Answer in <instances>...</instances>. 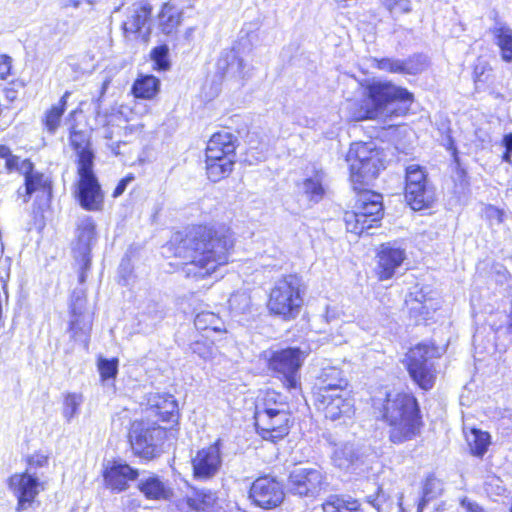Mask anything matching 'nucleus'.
Returning <instances> with one entry per match:
<instances>
[{
  "instance_id": "63",
  "label": "nucleus",
  "mask_w": 512,
  "mask_h": 512,
  "mask_svg": "<svg viewBox=\"0 0 512 512\" xmlns=\"http://www.w3.org/2000/svg\"><path fill=\"white\" fill-rule=\"evenodd\" d=\"M61 7L64 8V9H67V8H75L77 9L80 4H81V1L80 0H61Z\"/></svg>"
},
{
  "instance_id": "42",
  "label": "nucleus",
  "mask_w": 512,
  "mask_h": 512,
  "mask_svg": "<svg viewBox=\"0 0 512 512\" xmlns=\"http://www.w3.org/2000/svg\"><path fill=\"white\" fill-rule=\"evenodd\" d=\"M268 408L289 411V405L281 394L276 391L265 392L263 398L256 404V411H266Z\"/></svg>"
},
{
  "instance_id": "22",
  "label": "nucleus",
  "mask_w": 512,
  "mask_h": 512,
  "mask_svg": "<svg viewBox=\"0 0 512 512\" xmlns=\"http://www.w3.org/2000/svg\"><path fill=\"white\" fill-rule=\"evenodd\" d=\"M378 275L380 280H387L394 276L406 258L405 250L392 243L381 245L378 252Z\"/></svg>"
},
{
  "instance_id": "46",
  "label": "nucleus",
  "mask_w": 512,
  "mask_h": 512,
  "mask_svg": "<svg viewBox=\"0 0 512 512\" xmlns=\"http://www.w3.org/2000/svg\"><path fill=\"white\" fill-rule=\"evenodd\" d=\"M229 307L238 314L246 313L251 307V298L246 292H237L229 298Z\"/></svg>"
},
{
  "instance_id": "10",
  "label": "nucleus",
  "mask_w": 512,
  "mask_h": 512,
  "mask_svg": "<svg viewBox=\"0 0 512 512\" xmlns=\"http://www.w3.org/2000/svg\"><path fill=\"white\" fill-rule=\"evenodd\" d=\"M166 435V430L160 426L134 423L129 437L135 454L150 460L161 454Z\"/></svg>"
},
{
  "instance_id": "43",
  "label": "nucleus",
  "mask_w": 512,
  "mask_h": 512,
  "mask_svg": "<svg viewBox=\"0 0 512 512\" xmlns=\"http://www.w3.org/2000/svg\"><path fill=\"white\" fill-rule=\"evenodd\" d=\"M82 403L83 396L79 393H67L64 396L62 415L68 423L78 416Z\"/></svg>"
},
{
  "instance_id": "64",
  "label": "nucleus",
  "mask_w": 512,
  "mask_h": 512,
  "mask_svg": "<svg viewBox=\"0 0 512 512\" xmlns=\"http://www.w3.org/2000/svg\"><path fill=\"white\" fill-rule=\"evenodd\" d=\"M503 145L508 152H512V133L504 136Z\"/></svg>"
},
{
  "instance_id": "50",
  "label": "nucleus",
  "mask_w": 512,
  "mask_h": 512,
  "mask_svg": "<svg viewBox=\"0 0 512 512\" xmlns=\"http://www.w3.org/2000/svg\"><path fill=\"white\" fill-rule=\"evenodd\" d=\"M427 183V177L419 165H409L406 168V186Z\"/></svg>"
},
{
  "instance_id": "1",
  "label": "nucleus",
  "mask_w": 512,
  "mask_h": 512,
  "mask_svg": "<svg viewBox=\"0 0 512 512\" xmlns=\"http://www.w3.org/2000/svg\"><path fill=\"white\" fill-rule=\"evenodd\" d=\"M175 256L183 260L181 271L186 278L200 280L211 276L217 268L229 261L233 247L231 238L213 229L196 226L184 236L174 237Z\"/></svg>"
},
{
  "instance_id": "13",
  "label": "nucleus",
  "mask_w": 512,
  "mask_h": 512,
  "mask_svg": "<svg viewBox=\"0 0 512 512\" xmlns=\"http://www.w3.org/2000/svg\"><path fill=\"white\" fill-rule=\"evenodd\" d=\"M94 165L78 167L79 181L76 197L81 207L88 211H99L103 207L104 194L93 172Z\"/></svg>"
},
{
  "instance_id": "18",
  "label": "nucleus",
  "mask_w": 512,
  "mask_h": 512,
  "mask_svg": "<svg viewBox=\"0 0 512 512\" xmlns=\"http://www.w3.org/2000/svg\"><path fill=\"white\" fill-rule=\"evenodd\" d=\"M96 225L91 216L84 215L78 218L75 231L73 254L75 259H81L87 267L91 260L92 245L96 241Z\"/></svg>"
},
{
  "instance_id": "40",
  "label": "nucleus",
  "mask_w": 512,
  "mask_h": 512,
  "mask_svg": "<svg viewBox=\"0 0 512 512\" xmlns=\"http://www.w3.org/2000/svg\"><path fill=\"white\" fill-rule=\"evenodd\" d=\"M441 491V481L433 475L428 476L423 485L422 496L418 502L417 512H423V509L429 503V501L437 497Z\"/></svg>"
},
{
  "instance_id": "4",
  "label": "nucleus",
  "mask_w": 512,
  "mask_h": 512,
  "mask_svg": "<svg viewBox=\"0 0 512 512\" xmlns=\"http://www.w3.org/2000/svg\"><path fill=\"white\" fill-rule=\"evenodd\" d=\"M346 161L349 164L353 189H361L358 185L369 186L380 170L384 169L382 154L373 142L351 144Z\"/></svg>"
},
{
  "instance_id": "60",
  "label": "nucleus",
  "mask_w": 512,
  "mask_h": 512,
  "mask_svg": "<svg viewBox=\"0 0 512 512\" xmlns=\"http://www.w3.org/2000/svg\"><path fill=\"white\" fill-rule=\"evenodd\" d=\"M134 179L133 176L129 175V176H126L124 177L123 179H121L117 186L115 187L113 193H112V196L114 198H117L119 197L120 195H122L124 193V191L126 190L127 188V185Z\"/></svg>"
},
{
  "instance_id": "24",
  "label": "nucleus",
  "mask_w": 512,
  "mask_h": 512,
  "mask_svg": "<svg viewBox=\"0 0 512 512\" xmlns=\"http://www.w3.org/2000/svg\"><path fill=\"white\" fill-rule=\"evenodd\" d=\"M150 414L158 416L163 422L178 420V404L174 396L167 393H151L147 399Z\"/></svg>"
},
{
  "instance_id": "36",
  "label": "nucleus",
  "mask_w": 512,
  "mask_h": 512,
  "mask_svg": "<svg viewBox=\"0 0 512 512\" xmlns=\"http://www.w3.org/2000/svg\"><path fill=\"white\" fill-rule=\"evenodd\" d=\"M182 12L170 4L163 5L159 13V28L166 34L171 35L181 23Z\"/></svg>"
},
{
  "instance_id": "7",
  "label": "nucleus",
  "mask_w": 512,
  "mask_h": 512,
  "mask_svg": "<svg viewBox=\"0 0 512 512\" xmlns=\"http://www.w3.org/2000/svg\"><path fill=\"white\" fill-rule=\"evenodd\" d=\"M438 356V349L426 343L417 344L406 355L409 376L422 390L428 391L434 386L436 380L434 359Z\"/></svg>"
},
{
  "instance_id": "61",
  "label": "nucleus",
  "mask_w": 512,
  "mask_h": 512,
  "mask_svg": "<svg viewBox=\"0 0 512 512\" xmlns=\"http://www.w3.org/2000/svg\"><path fill=\"white\" fill-rule=\"evenodd\" d=\"M461 506L466 512H486L480 505L466 497L461 500Z\"/></svg>"
},
{
  "instance_id": "37",
  "label": "nucleus",
  "mask_w": 512,
  "mask_h": 512,
  "mask_svg": "<svg viewBox=\"0 0 512 512\" xmlns=\"http://www.w3.org/2000/svg\"><path fill=\"white\" fill-rule=\"evenodd\" d=\"M216 500V492L206 488H195L192 495L187 498V503L193 509L206 510L211 508L216 503Z\"/></svg>"
},
{
  "instance_id": "51",
  "label": "nucleus",
  "mask_w": 512,
  "mask_h": 512,
  "mask_svg": "<svg viewBox=\"0 0 512 512\" xmlns=\"http://www.w3.org/2000/svg\"><path fill=\"white\" fill-rule=\"evenodd\" d=\"M141 310L147 314V316L149 317H153L154 318V315H157L159 316V323L163 320L164 318V310H163V307L160 303L154 301V300H149L147 302H145L141 308Z\"/></svg>"
},
{
  "instance_id": "56",
  "label": "nucleus",
  "mask_w": 512,
  "mask_h": 512,
  "mask_svg": "<svg viewBox=\"0 0 512 512\" xmlns=\"http://www.w3.org/2000/svg\"><path fill=\"white\" fill-rule=\"evenodd\" d=\"M23 166V160L12 153L5 159V167L9 173L17 171L21 174V167Z\"/></svg>"
},
{
  "instance_id": "16",
  "label": "nucleus",
  "mask_w": 512,
  "mask_h": 512,
  "mask_svg": "<svg viewBox=\"0 0 512 512\" xmlns=\"http://www.w3.org/2000/svg\"><path fill=\"white\" fill-rule=\"evenodd\" d=\"M221 447V440L218 439L196 452L191 460L193 477L196 480L206 481L216 476L222 466Z\"/></svg>"
},
{
  "instance_id": "47",
  "label": "nucleus",
  "mask_w": 512,
  "mask_h": 512,
  "mask_svg": "<svg viewBox=\"0 0 512 512\" xmlns=\"http://www.w3.org/2000/svg\"><path fill=\"white\" fill-rule=\"evenodd\" d=\"M169 50L166 45L155 47L151 51V59L154 62L155 68L160 71H165L170 67L168 59Z\"/></svg>"
},
{
  "instance_id": "23",
  "label": "nucleus",
  "mask_w": 512,
  "mask_h": 512,
  "mask_svg": "<svg viewBox=\"0 0 512 512\" xmlns=\"http://www.w3.org/2000/svg\"><path fill=\"white\" fill-rule=\"evenodd\" d=\"M21 174L25 178L24 187V202L27 203L34 192H41L47 196V199L51 198L52 185L48 177L43 173L34 169V164L30 159L23 160V166L21 167Z\"/></svg>"
},
{
  "instance_id": "35",
  "label": "nucleus",
  "mask_w": 512,
  "mask_h": 512,
  "mask_svg": "<svg viewBox=\"0 0 512 512\" xmlns=\"http://www.w3.org/2000/svg\"><path fill=\"white\" fill-rule=\"evenodd\" d=\"M160 81L153 75L139 76L132 86L136 98L152 99L158 93Z\"/></svg>"
},
{
  "instance_id": "53",
  "label": "nucleus",
  "mask_w": 512,
  "mask_h": 512,
  "mask_svg": "<svg viewBox=\"0 0 512 512\" xmlns=\"http://www.w3.org/2000/svg\"><path fill=\"white\" fill-rule=\"evenodd\" d=\"M219 149V146L208 142L205 152L206 159H209V161H220L226 158V152H222Z\"/></svg>"
},
{
  "instance_id": "59",
  "label": "nucleus",
  "mask_w": 512,
  "mask_h": 512,
  "mask_svg": "<svg viewBox=\"0 0 512 512\" xmlns=\"http://www.w3.org/2000/svg\"><path fill=\"white\" fill-rule=\"evenodd\" d=\"M11 70V58L0 54V79H5Z\"/></svg>"
},
{
  "instance_id": "29",
  "label": "nucleus",
  "mask_w": 512,
  "mask_h": 512,
  "mask_svg": "<svg viewBox=\"0 0 512 512\" xmlns=\"http://www.w3.org/2000/svg\"><path fill=\"white\" fill-rule=\"evenodd\" d=\"M195 328L205 333L203 337L210 338L212 334L226 332L223 320L215 313L203 311L198 313L194 319Z\"/></svg>"
},
{
  "instance_id": "19",
  "label": "nucleus",
  "mask_w": 512,
  "mask_h": 512,
  "mask_svg": "<svg viewBox=\"0 0 512 512\" xmlns=\"http://www.w3.org/2000/svg\"><path fill=\"white\" fill-rule=\"evenodd\" d=\"M138 476L137 469L121 461H110L103 470L105 486L116 493L128 489L129 482L136 480Z\"/></svg>"
},
{
  "instance_id": "17",
  "label": "nucleus",
  "mask_w": 512,
  "mask_h": 512,
  "mask_svg": "<svg viewBox=\"0 0 512 512\" xmlns=\"http://www.w3.org/2000/svg\"><path fill=\"white\" fill-rule=\"evenodd\" d=\"M85 295L82 290H75L71 296L70 314L68 331L74 341L83 342L87 346L89 333L91 330V317L86 313Z\"/></svg>"
},
{
  "instance_id": "21",
  "label": "nucleus",
  "mask_w": 512,
  "mask_h": 512,
  "mask_svg": "<svg viewBox=\"0 0 512 512\" xmlns=\"http://www.w3.org/2000/svg\"><path fill=\"white\" fill-rule=\"evenodd\" d=\"M151 12L152 7L148 2L140 1L134 3L123 24L125 33L138 34L139 37L146 39L150 33Z\"/></svg>"
},
{
  "instance_id": "28",
  "label": "nucleus",
  "mask_w": 512,
  "mask_h": 512,
  "mask_svg": "<svg viewBox=\"0 0 512 512\" xmlns=\"http://www.w3.org/2000/svg\"><path fill=\"white\" fill-rule=\"evenodd\" d=\"M405 199L410 207L419 211L429 207L434 200V192L428 183L405 186Z\"/></svg>"
},
{
  "instance_id": "62",
  "label": "nucleus",
  "mask_w": 512,
  "mask_h": 512,
  "mask_svg": "<svg viewBox=\"0 0 512 512\" xmlns=\"http://www.w3.org/2000/svg\"><path fill=\"white\" fill-rule=\"evenodd\" d=\"M75 260L79 264V269H80V272H79V282L82 284L86 280V275H87V272L90 270L91 263L87 267H85L84 266V262H82L81 259H75Z\"/></svg>"
},
{
  "instance_id": "8",
  "label": "nucleus",
  "mask_w": 512,
  "mask_h": 512,
  "mask_svg": "<svg viewBox=\"0 0 512 512\" xmlns=\"http://www.w3.org/2000/svg\"><path fill=\"white\" fill-rule=\"evenodd\" d=\"M305 358V352L298 347L280 349L271 353L269 368L288 391H297L300 386L299 371Z\"/></svg>"
},
{
  "instance_id": "15",
  "label": "nucleus",
  "mask_w": 512,
  "mask_h": 512,
  "mask_svg": "<svg viewBox=\"0 0 512 512\" xmlns=\"http://www.w3.org/2000/svg\"><path fill=\"white\" fill-rule=\"evenodd\" d=\"M315 402L319 409H322L325 417L331 421L346 422L354 415V402L347 391L324 394L314 393Z\"/></svg>"
},
{
  "instance_id": "26",
  "label": "nucleus",
  "mask_w": 512,
  "mask_h": 512,
  "mask_svg": "<svg viewBox=\"0 0 512 512\" xmlns=\"http://www.w3.org/2000/svg\"><path fill=\"white\" fill-rule=\"evenodd\" d=\"M348 385L343 372L336 367H324L318 377V387L315 393L345 392Z\"/></svg>"
},
{
  "instance_id": "12",
  "label": "nucleus",
  "mask_w": 512,
  "mask_h": 512,
  "mask_svg": "<svg viewBox=\"0 0 512 512\" xmlns=\"http://www.w3.org/2000/svg\"><path fill=\"white\" fill-rule=\"evenodd\" d=\"M285 497L283 484L276 477L265 475L253 481L249 498L256 506L271 510L281 505Z\"/></svg>"
},
{
  "instance_id": "30",
  "label": "nucleus",
  "mask_w": 512,
  "mask_h": 512,
  "mask_svg": "<svg viewBox=\"0 0 512 512\" xmlns=\"http://www.w3.org/2000/svg\"><path fill=\"white\" fill-rule=\"evenodd\" d=\"M217 70L223 77H243V61L235 50L221 53L217 61Z\"/></svg>"
},
{
  "instance_id": "27",
  "label": "nucleus",
  "mask_w": 512,
  "mask_h": 512,
  "mask_svg": "<svg viewBox=\"0 0 512 512\" xmlns=\"http://www.w3.org/2000/svg\"><path fill=\"white\" fill-rule=\"evenodd\" d=\"M70 144L78 157V167L94 165V152L91 149L90 138L87 132L76 130L75 126L70 128Z\"/></svg>"
},
{
  "instance_id": "54",
  "label": "nucleus",
  "mask_w": 512,
  "mask_h": 512,
  "mask_svg": "<svg viewBox=\"0 0 512 512\" xmlns=\"http://www.w3.org/2000/svg\"><path fill=\"white\" fill-rule=\"evenodd\" d=\"M367 503H369L377 512H381L382 504L386 501L385 495L382 493L380 488H377V492L373 495L366 497Z\"/></svg>"
},
{
  "instance_id": "52",
  "label": "nucleus",
  "mask_w": 512,
  "mask_h": 512,
  "mask_svg": "<svg viewBox=\"0 0 512 512\" xmlns=\"http://www.w3.org/2000/svg\"><path fill=\"white\" fill-rule=\"evenodd\" d=\"M27 464V469H30V472H33V470L48 465V456L42 453H34L27 458Z\"/></svg>"
},
{
  "instance_id": "44",
  "label": "nucleus",
  "mask_w": 512,
  "mask_h": 512,
  "mask_svg": "<svg viewBox=\"0 0 512 512\" xmlns=\"http://www.w3.org/2000/svg\"><path fill=\"white\" fill-rule=\"evenodd\" d=\"M190 349L204 361L214 360L218 354V349L214 346L213 341L197 339L191 343Z\"/></svg>"
},
{
  "instance_id": "32",
  "label": "nucleus",
  "mask_w": 512,
  "mask_h": 512,
  "mask_svg": "<svg viewBox=\"0 0 512 512\" xmlns=\"http://www.w3.org/2000/svg\"><path fill=\"white\" fill-rule=\"evenodd\" d=\"M70 95L71 92L66 91L59 99V101L52 105L51 108L45 112L43 124L50 134H55L58 127L60 126L61 119L66 110L67 101Z\"/></svg>"
},
{
  "instance_id": "57",
  "label": "nucleus",
  "mask_w": 512,
  "mask_h": 512,
  "mask_svg": "<svg viewBox=\"0 0 512 512\" xmlns=\"http://www.w3.org/2000/svg\"><path fill=\"white\" fill-rule=\"evenodd\" d=\"M488 69V64L485 61L478 60V63L474 67V80L475 82H485V72Z\"/></svg>"
},
{
  "instance_id": "25",
  "label": "nucleus",
  "mask_w": 512,
  "mask_h": 512,
  "mask_svg": "<svg viewBox=\"0 0 512 512\" xmlns=\"http://www.w3.org/2000/svg\"><path fill=\"white\" fill-rule=\"evenodd\" d=\"M138 489L148 500H169L173 496V490L168 483L156 474L141 478Z\"/></svg>"
},
{
  "instance_id": "45",
  "label": "nucleus",
  "mask_w": 512,
  "mask_h": 512,
  "mask_svg": "<svg viewBox=\"0 0 512 512\" xmlns=\"http://www.w3.org/2000/svg\"><path fill=\"white\" fill-rule=\"evenodd\" d=\"M118 365L119 360L117 358L107 359L99 357L97 366L101 379L103 381L114 379L118 373Z\"/></svg>"
},
{
  "instance_id": "41",
  "label": "nucleus",
  "mask_w": 512,
  "mask_h": 512,
  "mask_svg": "<svg viewBox=\"0 0 512 512\" xmlns=\"http://www.w3.org/2000/svg\"><path fill=\"white\" fill-rule=\"evenodd\" d=\"M236 140L237 138L231 133L220 131L214 133L208 142L219 146V150H222V152H226L227 159L235 160Z\"/></svg>"
},
{
  "instance_id": "49",
  "label": "nucleus",
  "mask_w": 512,
  "mask_h": 512,
  "mask_svg": "<svg viewBox=\"0 0 512 512\" xmlns=\"http://www.w3.org/2000/svg\"><path fill=\"white\" fill-rule=\"evenodd\" d=\"M382 4L392 17L409 13L412 9L410 0H382Z\"/></svg>"
},
{
  "instance_id": "39",
  "label": "nucleus",
  "mask_w": 512,
  "mask_h": 512,
  "mask_svg": "<svg viewBox=\"0 0 512 512\" xmlns=\"http://www.w3.org/2000/svg\"><path fill=\"white\" fill-rule=\"evenodd\" d=\"M467 443L471 453L475 456H483L490 445V435L480 429L472 428L467 434Z\"/></svg>"
},
{
  "instance_id": "33",
  "label": "nucleus",
  "mask_w": 512,
  "mask_h": 512,
  "mask_svg": "<svg viewBox=\"0 0 512 512\" xmlns=\"http://www.w3.org/2000/svg\"><path fill=\"white\" fill-rule=\"evenodd\" d=\"M492 33L495 43L500 49L502 60L508 63L512 62V29L507 25L497 23L493 27Z\"/></svg>"
},
{
  "instance_id": "3",
  "label": "nucleus",
  "mask_w": 512,
  "mask_h": 512,
  "mask_svg": "<svg viewBox=\"0 0 512 512\" xmlns=\"http://www.w3.org/2000/svg\"><path fill=\"white\" fill-rule=\"evenodd\" d=\"M359 87L360 104L352 112L355 121L376 120L390 105L413 101V94L410 91L389 80L367 78L359 83Z\"/></svg>"
},
{
  "instance_id": "6",
  "label": "nucleus",
  "mask_w": 512,
  "mask_h": 512,
  "mask_svg": "<svg viewBox=\"0 0 512 512\" xmlns=\"http://www.w3.org/2000/svg\"><path fill=\"white\" fill-rule=\"evenodd\" d=\"M301 277L289 274L278 279L269 294L268 308L271 313L284 318H294L303 304Z\"/></svg>"
},
{
  "instance_id": "14",
  "label": "nucleus",
  "mask_w": 512,
  "mask_h": 512,
  "mask_svg": "<svg viewBox=\"0 0 512 512\" xmlns=\"http://www.w3.org/2000/svg\"><path fill=\"white\" fill-rule=\"evenodd\" d=\"M289 411L271 409L255 412V425L264 440L276 443L289 432Z\"/></svg>"
},
{
  "instance_id": "2",
  "label": "nucleus",
  "mask_w": 512,
  "mask_h": 512,
  "mask_svg": "<svg viewBox=\"0 0 512 512\" xmlns=\"http://www.w3.org/2000/svg\"><path fill=\"white\" fill-rule=\"evenodd\" d=\"M373 407L389 426V439L394 444L410 441L420 434L422 416L416 397L405 392H385L384 398H373Z\"/></svg>"
},
{
  "instance_id": "5",
  "label": "nucleus",
  "mask_w": 512,
  "mask_h": 512,
  "mask_svg": "<svg viewBox=\"0 0 512 512\" xmlns=\"http://www.w3.org/2000/svg\"><path fill=\"white\" fill-rule=\"evenodd\" d=\"M354 190L359 192V195L355 210L344 214L346 230L357 235L370 234L369 230L378 225L384 214L382 196L366 189V186Z\"/></svg>"
},
{
  "instance_id": "11",
  "label": "nucleus",
  "mask_w": 512,
  "mask_h": 512,
  "mask_svg": "<svg viewBox=\"0 0 512 512\" xmlns=\"http://www.w3.org/2000/svg\"><path fill=\"white\" fill-rule=\"evenodd\" d=\"M325 486V476L319 468L295 467L288 477V490L293 495L314 498Z\"/></svg>"
},
{
  "instance_id": "58",
  "label": "nucleus",
  "mask_w": 512,
  "mask_h": 512,
  "mask_svg": "<svg viewBox=\"0 0 512 512\" xmlns=\"http://www.w3.org/2000/svg\"><path fill=\"white\" fill-rule=\"evenodd\" d=\"M442 143H443V146H445V148L447 150L452 152V156H453L454 160L457 162L458 161L457 147H456L453 137L450 134V130H448V133L443 137Z\"/></svg>"
},
{
  "instance_id": "31",
  "label": "nucleus",
  "mask_w": 512,
  "mask_h": 512,
  "mask_svg": "<svg viewBox=\"0 0 512 512\" xmlns=\"http://www.w3.org/2000/svg\"><path fill=\"white\" fill-rule=\"evenodd\" d=\"M325 173L321 169H313L312 175L307 176L300 188L304 194L313 202H319L325 193L323 180Z\"/></svg>"
},
{
  "instance_id": "20",
  "label": "nucleus",
  "mask_w": 512,
  "mask_h": 512,
  "mask_svg": "<svg viewBox=\"0 0 512 512\" xmlns=\"http://www.w3.org/2000/svg\"><path fill=\"white\" fill-rule=\"evenodd\" d=\"M372 66L388 73L416 75L420 73L426 64V58L420 54H414L406 59L398 58H372Z\"/></svg>"
},
{
  "instance_id": "38",
  "label": "nucleus",
  "mask_w": 512,
  "mask_h": 512,
  "mask_svg": "<svg viewBox=\"0 0 512 512\" xmlns=\"http://www.w3.org/2000/svg\"><path fill=\"white\" fill-rule=\"evenodd\" d=\"M235 160L224 158L220 161H209L206 159V172L208 178L213 182H218L230 175Z\"/></svg>"
},
{
  "instance_id": "48",
  "label": "nucleus",
  "mask_w": 512,
  "mask_h": 512,
  "mask_svg": "<svg viewBox=\"0 0 512 512\" xmlns=\"http://www.w3.org/2000/svg\"><path fill=\"white\" fill-rule=\"evenodd\" d=\"M136 332L148 334L151 333L156 326L159 324V316L154 315V318L147 316L142 310H140L137 316Z\"/></svg>"
},
{
  "instance_id": "55",
  "label": "nucleus",
  "mask_w": 512,
  "mask_h": 512,
  "mask_svg": "<svg viewBox=\"0 0 512 512\" xmlns=\"http://www.w3.org/2000/svg\"><path fill=\"white\" fill-rule=\"evenodd\" d=\"M484 213L486 218L489 219L491 222H496L497 224H500L503 221L504 212L495 206L488 205L485 208Z\"/></svg>"
},
{
  "instance_id": "9",
  "label": "nucleus",
  "mask_w": 512,
  "mask_h": 512,
  "mask_svg": "<svg viewBox=\"0 0 512 512\" xmlns=\"http://www.w3.org/2000/svg\"><path fill=\"white\" fill-rule=\"evenodd\" d=\"M7 487L17 500L15 510L22 512L33 507L38 495L46 489V482L26 469L12 474L7 480Z\"/></svg>"
},
{
  "instance_id": "34",
  "label": "nucleus",
  "mask_w": 512,
  "mask_h": 512,
  "mask_svg": "<svg viewBox=\"0 0 512 512\" xmlns=\"http://www.w3.org/2000/svg\"><path fill=\"white\" fill-rule=\"evenodd\" d=\"M323 512H363L358 500L351 497L330 495L322 504Z\"/></svg>"
}]
</instances>
